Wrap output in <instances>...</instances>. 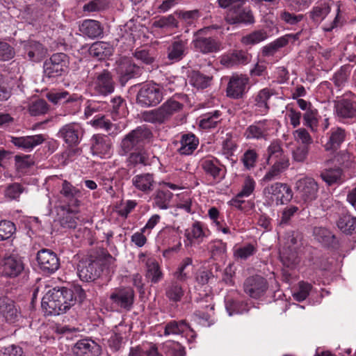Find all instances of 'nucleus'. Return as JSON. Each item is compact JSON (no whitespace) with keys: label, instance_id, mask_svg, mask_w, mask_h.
Returning a JSON list of instances; mask_svg holds the SVG:
<instances>
[{"label":"nucleus","instance_id":"1","mask_svg":"<svg viewBox=\"0 0 356 356\" xmlns=\"http://www.w3.org/2000/svg\"><path fill=\"white\" fill-rule=\"evenodd\" d=\"M85 296L84 290L78 285L70 289L54 288L43 296L41 307L45 315L58 316L65 313L77 302H82Z\"/></svg>","mask_w":356,"mask_h":356},{"label":"nucleus","instance_id":"2","mask_svg":"<svg viewBox=\"0 0 356 356\" xmlns=\"http://www.w3.org/2000/svg\"><path fill=\"white\" fill-rule=\"evenodd\" d=\"M262 195L266 204L278 206L289 202L292 199L293 192L288 184L275 182L264 187Z\"/></svg>","mask_w":356,"mask_h":356},{"label":"nucleus","instance_id":"3","mask_svg":"<svg viewBox=\"0 0 356 356\" xmlns=\"http://www.w3.org/2000/svg\"><path fill=\"white\" fill-rule=\"evenodd\" d=\"M182 107V104L174 98H170L158 108L145 111L143 113V118L147 122L161 124L169 119L172 115L180 111Z\"/></svg>","mask_w":356,"mask_h":356},{"label":"nucleus","instance_id":"4","mask_svg":"<svg viewBox=\"0 0 356 356\" xmlns=\"http://www.w3.org/2000/svg\"><path fill=\"white\" fill-rule=\"evenodd\" d=\"M220 29L221 26L218 25H211L196 31L192 42L195 49L204 54L220 51L222 49L221 42L213 38L207 37V35L211 30Z\"/></svg>","mask_w":356,"mask_h":356},{"label":"nucleus","instance_id":"5","mask_svg":"<svg viewBox=\"0 0 356 356\" xmlns=\"http://www.w3.org/2000/svg\"><path fill=\"white\" fill-rule=\"evenodd\" d=\"M89 88L95 95L106 96L113 92L115 87L111 73L104 70L95 74L89 83Z\"/></svg>","mask_w":356,"mask_h":356},{"label":"nucleus","instance_id":"6","mask_svg":"<svg viewBox=\"0 0 356 356\" xmlns=\"http://www.w3.org/2000/svg\"><path fill=\"white\" fill-rule=\"evenodd\" d=\"M297 194L305 202H311L318 196V185L314 178L304 176L297 179L294 187Z\"/></svg>","mask_w":356,"mask_h":356},{"label":"nucleus","instance_id":"7","mask_svg":"<svg viewBox=\"0 0 356 356\" xmlns=\"http://www.w3.org/2000/svg\"><path fill=\"white\" fill-rule=\"evenodd\" d=\"M151 137V131L145 126H140L125 136L121 142V147L124 152L127 153L134 148L141 146Z\"/></svg>","mask_w":356,"mask_h":356},{"label":"nucleus","instance_id":"8","mask_svg":"<svg viewBox=\"0 0 356 356\" xmlns=\"http://www.w3.org/2000/svg\"><path fill=\"white\" fill-rule=\"evenodd\" d=\"M275 122L271 120H263L254 122L249 125L243 133L247 140H266L273 131Z\"/></svg>","mask_w":356,"mask_h":356},{"label":"nucleus","instance_id":"9","mask_svg":"<svg viewBox=\"0 0 356 356\" xmlns=\"http://www.w3.org/2000/svg\"><path fill=\"white\" fill-rule=\"evenodd\" d=\"M163 96L160 88L155 83L144 85L137 95V102L143 106H154L160 103Z\"/></svg>","mask_w":356,"mask_h":356},{"label":"nucleus","instance_id":"10","mask_svg":"<svg viewBox=\"0 0 356 356\" xmlns=\"http://www.w3.org/2000/svg\"><path fill=\"white\" fill-rule=\"evenodd\" d=\"M111 305L124 310H130L134 300V291L131 287L115 288L110 295Z\"/></svg>","mask_w":356,"mask_h":356},{"label":"nucleus","instance_id":"11","mask_svg":"<svg viewBox=\"0 0 356 356\" xmlns=\"http://www.w3.org/2000/svg\"><path fill=\"white\" fill-rule=\"evenodd\" d=\"M67 68V56L63 53L53 54L44 63V73L49 78L61 76Z\"/></svg>","mask_w":356,"mask_h":356},{"label":"nucleus","instance_id":"12","mask_svg":"<svg viewBox=\"0 0 356 356\" xmlns=\"http://www.w3.org/2000/svg\"><path fill=\"white\" fill-rule=\"evenodd\" d=\"M24 270V264L17 254L6 255L0 259V275L15 277Z\"/></svg>","mask_w":356,"mask_h":356},{"label":"nucleus","instance_id":"13","mask_svg":"<svg viewBox=\"0 0 356 356\" xmlns=\"http://www.w3.org/2000/svg\"><path fill=\"white\" fill-rule=\"evenodd\" d=\"M37 261L44 273L52 274L60 267V260L57 254L49 249H42L38 252Z\"/></svg>","mask_w":356,"mask_h":356},{"label":"nucleus","instance_id":"14","mask_svg":"<svg viewBox=\"0 0 356 356\" xmlns=\"http://www.w3.org/2000/svg\"><path fill=\"white\" fill-rule=\"evenodd\" d=\"M248 84L249 78L246 75L233 74L227 86V96L235 99L242 98L247 91Z\"/></svg>","mask_w":356,"mask_h":356},{"label":"nucleus","instance_id":"15","mask_svg":"<svg viewBox=\"0 0 356 356\" xmlns=\"http://www.w3.org/2000/svg\"><path fill=\"white\" fill-rule=\"evenodd\" d=\"M268 286L266 280L260 275L248 277L243 284L245 293L254 299L259 298L264 296Z\"/></svg>","mask_w":356,"mask_h":356},{"label":"nucleus","instance_id":"16","mask_svg":"<svg viewBox=\"0 0 356 356\" xmlns=\"http://www.w3.org/2000/svg\"><path fill=\"white\" fill-rule=\"evenodd\" d=\"M82 129L79 124L72 122L63 126L58 131V137L69 145H76L80 141Z\"/></svg>","mask_w":356,"mask_h":356},{"label":"nucleus","instance_id":"17","mask_svg":"<svg viewBox=\"0 0 356 356\" xmlns=\"http://www.w3.org/2000/svg\"><path fill=\"white\" fill-rule=\"evenodd\" d=\"M91 141V150L93 155H97L100 158L110 157L111 155V143L108 138L97 134L92 136Z\"/></svg>","mask_w":356,"mask_h":356},{"label":"nucleus","instance_id":"18","mask_svg":"<svg viewBox=\"0 0 356 356\" xmlns=\"http://www.w3.org/2000/svg\"><path fill=\"white\" fill-rule=\"evenodd\" d=\"M273 95V89L265 88L260 90L254 96V106L258 115H264L268 113L269 110L268 101Z\"/></svg>","mask_w":356,"mask_h":356},{"label":"nucleus","instance_id":"19","mask_svg":"<svg viewBox=\"0 0 356 356\" xmlns=\"http://www.w3.org/2000/svg\"><path fill=\"white\" fill-rule=\"evenodd\" d=\"M44 138L42 134L26 136L22 137H10V142L17 147L26 150H32L36 146L42 144Z\"/></svg>","mask_w":356,"mask_h":356},{"label":"nucleus","instance_id":"20","mask_svg":"<svg viewBox=\"0 0 356 356\" xmlns=\"http://www.w3.org/2000/svg\"><path fill=\"white\" fill-rule=\"evenodd\" d=\"M131 184L136 190L148 194L153 191L155 181L152 174L142 173L133 177Z\"/></svg>","mask_w":356,"mask_h":356},{"label":"nucleus","instance_id":"21","mask_svg":"<svg viewBox=\"0 0 356 356\" xmlns=\"http://www.w3.org/2000/svg\"><path fill=\"white\" fill-rule=\"evenodd\" d=\"M74 351L79 356H97L100 346L92 340L83 339L76 343Z\"/></svg>","mask_w":356,"mask_h":356},{"label":"nucleus","instance_id":"22","mask_svg":"<svg viewBox=\"0 0 356 356\" xmlns=\"http://www.w3.org/2000/svg\"><path fill=\"white\" fill-rule=\"evenodd\" d=\"M327 140L324 145L326 151L337 149L346 138V131L341 127H332L327 134Z\"/></svg>","mask_w":356,"mask_h":356},{"label":"nucleus","instance_id":"23","mask_svg":"<svg viewBox=\"0 0 356 356\" xmlns=\"http://www.w3.org/2000/svg\"><path fill=\"white\" fill-rule=\"evenodd\" d=\"M201 166L205 173L211 176L214 179H221L224 177L221 165L218 160L213 156L202 159Z\"/></svg>","mask_w":356,"mask_h":356},{"label":"nucleus","instance_id":"24","mask_svg":"<svg viewBox=\"0 0 356 356\" xmlns=\"http://www.w3.org/2000/svg\"><path fill=\"white\" fill-rule=\"evenodd\" d=\"M225 20L229 24H252L254 23V17L251 10L242 8L236 13H227Z\"/></svg>","mask_w":356,"mask_h":356},{"label":"nucleus","instance_id":"25","mask_svg":"<svg viewBox=\"0 0 356 356\" xmlns=\"http://www.w3.org/2000/svg\"><path fill=\"white\" fill-rule=\"evenodd\" d=\"M78 275L84 282L94 281L99 275L97 264L92 261L81 262L78 267Z\"/></svg>","mask_w":356,"mask_h":356},{"label":"nucleus","instance_id":"26","mask_svg":"<svg viewBox=\"0 0 356 356\" xmlns=\"http://www.w3.org/2000/svg\"><path fill=\"white\" fill-rule=\"evenodd\" d=\"M0 314L10 323L17 321L19 313L13 300L7 298H0Z\"/></svg>","mask_w":356,"mask_h":356},{"label":"nucleus","instance_id":"27","mask_svg":"<svg viewBox=\"0 0 356 356\" xmlns=\"http://www.w3.org/2000/svg\"><path fill=\"white\" fill-rule=\"evenodd\" d=\"M83 35L95 39L103 35V27L100 22L95 19H85L79 28Z\"/></svg>","mask_w":356,"mask_h":356},{"label":"nucleus","instance_id":"28","mask_svg":"<svg viewBox=\"0 0 356 356\" xmlns=\"http://www.w3.org/2000/svg\"><path fill=\"white\" fill-rule=\"evenodd\" d=\"M205 234L200 222H195L192 226L185 230L184 236V245L186 248L191 247L197 241L198 243L201 242L204 237Z\"/></svg>","mask_w":356,"mask_h":356},{"label":"nucleus","instance_id":"29","mask_svg":"<svg viewBox=\"0 0 356 356\" xmlns=\"http://www.w3.org/2000/svg\"><path fill=\"white\" fill-rule=\"evenodd\" d=\"M113 52V46L110 43L103 41L95 42L89 48L90 55L99 60L109 57Z\"/></svg>","mask_w":356,"mask_h":356},{"label":"nucleus","instance_id":"30","mask_svg":"<svg viewBox=\"0 0 356 356\" xmlns=\"http://www.w3.org/2000/svg\"><path fill=\"white\" fill-rule=\"evenodd\" d=\"M179 143V153L181 155H191L197 149L199 140L194 134H186L181 136Z\"/></svg>","mask_w":356,"mask_h":356},{"label":"nucleus","instance_id":"31","mask_svg":"<svg viewBox=\"0 0 356 356\" xmlns=\"http://www.w3.org/2000/svg\"><path fill=\"white\" fill-rule=\"evenodd\" d=\"M222 120V113L220 111H212L200 117L199 126L203 129H213L221 122Z\"/></svg>","mask_w":356,"mask_h":356},{"label":"nucleus","instance_id":"32","mask_svg":"<svg viewBox=\"0 0 356 356\" xmlns=\"http://www.w3.org/2000/svg\"><path fill=\"white\" fill-rule=\"evenodd\" d=\"M24 49L29 58L35 62L40 60L46 54L42 44L33 40L26 42L24 44Z\"/></svg>","mask_w":356,"mask_h":356},{"label":"nucleus","instance_id":"33","mask_svg":"<svg viewBox=\"0 0 356 356\" xmlns=\"http://www.w3.org/2000/svg\"><path fill=\"white\" fill-rule=\"evenodd\" d=\"M187 44V40L177 38L168 48V58L172 61L180 60L185 54Z\"/></svg>","mask_w":356,"mask_h":356},{"label":"nucleus","instance_id":"34","mask_svg":"<svg viewBox=\"0 0 356 356\" xmlns=\"http://www.w3.org/2000/svg\"><path fill=\"white\" fill-rule=\"evenodd\" d=\"M330 10L331 8L327 3L318 2L309 12V16L312 22L319 24L325 19Z\"/></svg>","mask_w":356,"mask_h":356},{"label":"nucleus","instance_id":"35","mask_svg":"<svg viewBox=\"0 0 356 356\" xmlns=\"http://www.w3.org/2000/svg\"><path fill=\"white\" fill-rule=\"evenodd\" d=\"M146 277L152 283H158L163 279V273L161 270L158 262L153 258H148L145 262Z\"/></svg>","mask_w":356,"mask_h":356},{"label":"nucleus","instance_id":"36","mask_svg":"<svg viewBox=\"0 0 356 356\" xmlns=\"http://www.w3.org/2000/svg\"><path fill=\"white\" fill-rule=\"evenodd\" d=\"M165 294L170 302H177L184 297V290L179 283L172 281L166 286Z\"/></svg>","mask_w":356,"mask_h":356},{"label":"nucleus","instance_id":"37","mask_svg":"<svg viewBox=\"0 0 356 356\" xmlns=\"http://www.w3.org/2000/svg\"><path fill=\"white\" fill-rule=\"evenodd\" d=\"M47 99L52 103L56 104L64 100L65 103L74 102L76 106L79 105L81 97L73 94L70 95L67 91L49 92L47 95Z\"/></svg>","mask_w":356,"mask_h":356},{"label":"nucleus","instance_id":"38","mask_svg":"<svg viewBox=\"0 0 356 356\" xmlns=\"http://www.w3.org/2000/svg\"><path fill=\"white\" fill-rule=\"evenodd\" d=\"M192 266L193 259L191 257L184 258L174 273V277L178 281H186L191 277Z\"/></svg>","mask_w":356,"mask_h":356},{"label":"nucleus","instance_id":"39","mask_svg":"<svg viewBox=\"0 0 356 356\" xmlns=\"http://www.w3.org/2000/svg\"><path fill=\"white\" fill-rule=\"evenodd\" d=\"M335 160L345 170H350L356 167L355 156L346 150L338 152L335 156Z\"/></svg>","mask_w":356,"mask_h":356},{"label":"nucleus","instance_id":"40","mask_svg":"<svg viewBox=\"0 0 356 356\" xmlns=\"http://www.w3.org/2000/svg\"><path fill=\"white\" fill-rule=\"evenodd\" d=\"M60 193L68 200H74L76 206L79 205L80 202L77 200V197H80L81 191L67 180L63 181Z\"/></svg>","mask_w":356,"mask_h":356},{"label":"nucleus","instance_id":"41","mask_svg":"<svg viewBox=\"0 0 356 356\" xmlns=\"http://www.w3.org/2000/svg\"><path fill=\"white\" fill-rule=\"evenodd\" d=\"M337 227L342 232L350 234L356 230V218L349 214L342 215L337 221Z\"/></svg>","mask_w":356,"mask_h":356},{"label":"nucleus","instance_id":"42","mask_svg":"<svg viewBox=\"0 0 356 356\" xmlns=\"http://www.w3.org/2000/svg\"><path fill=\"white\" fill-rule=\"evenodd\" d=\"M172 196L173 194L168 190H159L154 197V205L160 209H167Z\"/></svg>","mask_w":356,"mask_h":356},{"label":"nucleus","instance_id":"43","mask_svg":"<svg viewBox=\"0 0 356 356\" xmlns=\"http://www.w3.org/2000/svg\"><path fill=\"white\" fill-rule=\"evenodd\" d=\"M337 115L343 118H351L356 115L354 104L348 100L339 102L336 106Z\"/></svg>","mask_w":356,"mask_h":356},{"label":"nucleus","instance_id":"44","mask_svg":"<svg viewBox=\"0 0 356 356\" xmlns=\"http://www.w3.org/2000/svg\"><path fill=\"white\" fill-rule=\"evenodd\" d=\"M304 125L308 127L312 131L316 132L318 127V112L313 108L309 109L303 115Z\"/></svg>","mask_w":356,"mask_h":356},{"label":"nucleus","instance_id":"45","mask_svg":"<svg viewBox=\"0 0 356 356\" xmlns=\"http://www.w3.org/2000/svg\"><path fill=\"white\" fill-rule=\"evenodd\" d=\"M211 76L204 75L199 71H193L191 75L190 83L197 88H207L212 80Z\"/></svg>","mask_w":356,"mask_h":356},{"label":"nucleus","instance_id":"46","mask_svg":"<svg viewBox=\"0 0 356 356\" xmlns=\"http://www.w3.org/2000/svg\"><path fill=\"white\" fill-rule=\"evenodd\" d=\"M79 220V211L77 210L67 209L61 217L60 222L62 227L69 229H74Z\"/></svg>","mask_w":356,"mask_h":356},{"label":"nucleus","instance_id":"47","mask_svg":"<svg viewBox=\"0 0 356 356\" xmlns=\"http://www.w3.org/2000/svg\"><path fill=\"white\" fill-rule=\"evenodd\" d=\"M188 329L193 331L185 321H180L179 322L172 321L165 325L164 335L180 334Z\"/></svg>","mask_w":356,"mask_h":356},{"label":"nucleus","instance_id":"48","mask_svg":"<svg viewBox=\"0 0 356 356\" xmlns=\"http://www.w3.org/2000/svg\"><path fill=\"white\" fill-rule=\"evenodd\" d=\"M259 155L254 149H247L243 154L241 161L245 170H251L256 166Z\"/></svg>","mask_w":356,"mask_h":356},{"label":"nucleus","instance_id":"49","mask_svg":"<svg viewBox=\"0 0 356 356\" xmlns=\"http://www.w3.org/2000/svg\"><path fill=\"white\" fill-rule=\"evenodd\" d=\"M267 38V33L265 31L259 30L243 36L241 42L244 45H254L264 41Z\"/></svg>","mask_w":356,"mask_h":356},{"label":"nucleus","instance_id":"50","mask_svg":"<svg viewBox=\"0 0 356 356\" xmlns=\"http://www.w3.org/2000/svg\"><path fill=\"white\" fill-rule=\"evenodd\" d=\"M341 175L342 171L339 168L325 169L321 172V179L330 186L339 181Z\"/></svg>","mask_w":356,"mask_h":356},{"label":"nucleus","instance_id":"51","mask_svg":"<svg viewBox=\"0 0 356 356\" xmlns=\"http://www.w3.org/2000/svg\"><path fill=\"white\" fill-rule=\"evenodd\" d=\"M345 22V19L341 12V5L339 2L337 3V10L334 18L330 22H326L322 26V29L324 32H331L334 29L341 26Z\"/></svg>","mask_w":356,"mask_h":356},{"label":"nucleus","instance_id":"52","mask_svg":"<svg viewBox=\"0 0 356 356\" xmlns=\"http://www.w3.org/2000/svg\"><path fill=\"white\" fill-rule=\"evenodd\" d=\"M257 252V248L252 243H248L234 250V257L237 259L245 260L254 255Z\"/></svg>","mask_w":356,"mask_h":356},{"label":"nucleus","instance_id":"53","mask_svg":"<svg viewBox=\"0 0 356 356\" xmlns=\"http://www.w3.org/2000/svg\"><path fill=\"white\" fill-rule=\"evenodd\" d=\"M49 106L44 99H38L32 101L29 106V112L33 116L44 115L47 113Z\"/></svg>","mask_w":356,"mask_h":356},{"label":"nucleus","instance_id":"54","mask_svg":"<svg viewBox=\"0 0 356 356\" xmlns=\"http://www.w3.org/2000/svg\"><path fill=\"white\" fill-rule=\"evenodd\" d=\"M16 232L15 225L6 220H0V241L10 238Z\"/></svg>","mask_w":356,"mask_h":356},{"label":"nucleus","instance_id":"55","mask_svg":"<svg viewBox=\"0 0 356 356\" xmlns=\"http://www.w3.org/2000/svg\"><path fill=\"white\" fill-rule=\"evenodd\" d=\"M152 26L156 28L170 29L177 28L178 26V22L173 15H169L168 16L161 17L157 20H155L153 22Z\"/></svg>","mask_w":356,"mask_h":356},{"label":"nucleus","instance_id":"56","mask_svg":"<svg viewBox=\"0 0 356 356\" xmlns=\"http://www.w3.org/2000/svg\"><path fill=\"white\" fill-rule=\"evenodd\" d=\"M350 74V66L343 65L334 73L332 81L337 87L343 86L347 82Z\"/></svg>","mask_w":356,"mask_h":356},{"label":"nucleus","instance_id":"57","mask_svg":"<svg viewBox=\"0 0 356 356\" xmlns=\"http://www.w3.org/2000/svg\"><path fill=\"white\" fill-rule=\"evenodd\" d=\"M256 181L253 177L250 175L246 176L243 182L241 190L238 192V197H250L252 194H253L256 188Z\"/></svg>","mask_w":356,"mask_h":356},{"label":"nucleus","instance_id":"58","mask_svg":"<svg viewBox=\"0 0 356 356\" xmlns=\"http://www.w3.org/2000/svg\"><path fill=\"white\" fill-rule=\"evenodd\" d=\"M220 8L227 9V13H236L244 5L245 0H218Z\"/></svg>","mask_w":356,"mask_h":356},{"label":"nucleus","instance_id":"59","mask_svg":"<svg viewBox=\"0 0 356 356\" xmlns=\"http://www.w3.org/2000/svg\"><path fill=\"white\" fill-rule=\"evenodd\" d=\"M311 289L312 285L310 284L305 282H300L298 284V289L296 292L293 293V297L296 300L302 302L307 298Z\"/></svg>","mask_w":356,"mask_h":356},{"label":"nucleus","instance_id":"60","mask_svg":"<svg viewBox=\"0 0 356 356\" xmlns=\"http://www.w3.org/2000/svg\"><path fill=\"white\" fill-rule=\"evenodd\" d=\"M294 140L297 143L308 145L313 143V139L309 133L305 128H299L293 132Z\"/></svg>","mask_w":356,"mask_h":356},{"label":"nucleus","instance_id":"61","mask_svg":"<svg viewBox=\"0 0 356 356\" xmlns=\"http://www.w3.org/2000/svg\"><path fill=\"white\" fill-rule=\"evenodd\" d=\"M106 0H92L86 3L83 10L84 12H98L106 7Z\"/></svg>","mask_w":356,"mask_h":356},{"label":"nucleus","instance_id":"62","mask_svg":"<svg viewBox=\"0 0 356 356\" xmlns=\"http://www.w3.org/2000/svg\"><path fill=\"white\" fill-rule=\"evenodd\" d=\"M23 191L24 188L19 184L14 183L6 188L5 195L10 200H16L19 197Z\"/></svg>","mask_w":356,"mask_h":356},{"label":"nucleus","instance_id":"63","mask_svg":"<svg viewBox=\"0 0 356 356\" xmlns=\"http://www.w3.org/2000/svg\"><path fill=\"white\" fill-rule=\"evenodd\" d=\"M164 346L172 356H184V348L178 342L174 341H168L164 343Z\"/></svg>","mask_w":356,"mask_h":356},{"label":"nucleus","instance_id":"64","mask_svg":"<svg viewBox=\"0 0 356 356\" xmlns=\"http://www.w3.org/2000/svg\"><path fill=\"white\" fill-rule=\"evenodd\" d=\"M175 14L177 15L188 25H192L199 17V13L197 10L189 11H177L175 13Z\"/></svg>","mask_w":356,"mask_h":356}]
</instances>
